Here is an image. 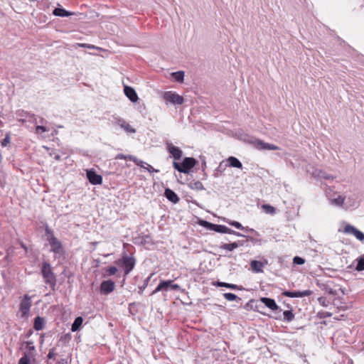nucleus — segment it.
Listing matches in <instances>:
<instances>
[{
	"label": "nucleus",
	"instance_id": "obj_53",
	"mask_svg": "<svg viewBox=\"0 0 364 364\" xmlns=\"http://www.w3.org/2000/svg\"><path fill=\"white\" fill-rule=\"evenodd\" d=\"M250 240H251L252 242H255V239H253V238H251V239H250Z\"/></svg>",
	"mask_w": 364,
	"mask_h": 364
},
{
	"label": "nucleus",
	"instance_id": "obj_16",
	"mask_svg": "<svg viewBox=\"0 0 364 364\" xmlns=\"http://www.w3.org/2000/svg\"><path fill=\"white\" fill-rule=\"evenodd\" d=\"M311 294V291H310V290H305L303 291H285L283 292V295L288 296V297H291V298L308 296Z\"/></svg>",
	"mask_w": 364,
	"mask_h": 364
},
{
	"label": "nucleus",
	"instance_id": "obj_46",
	"mask_svg": "<svg viewBox=\"0 0 364 364\" xmlns=\"http://www.w3.org/2000/svg\"><path fill=\"white\" fill-rule=\"evenodd\" d=\"M55 353V348H53L49 350V352H48V354L47 355L48 358V359H52L54 358Z\"/></svg>",
	"mask_w": 364,
	"mask_h": 364
},
{
	"label": "nucleus",
	"instance_id": "obj_45",
	"mask_svg": "<svg viewBox=\"0 0 364 364\" xmlns=\"http://www.w3.org/2000/svg\"><path fill=\"white\" fill-rule=\"evenodd\" d=\"M333 202L336 205H341L344 203V198L339 196L338 198L334 199Z\"/></svg>",
	"mask_w": 364,
	"mask_h": 364
},
{
	"label": "nucleus",
	"instance_id": "obj_52",
	"mask_svg": "<svg viewBox=\"0 0 364 364\" xmlns=\"http://www.w3.org/2000/svg\"><path fill=\"white\" fill-rule=\"evenodd\" d=\"M331 315L332 314L331 313L327 312L325 314V315H323V317H330V316H331Z\"/></svg>",
	"mask_w": 364,
	"mask_h": 364
},
{
	"label": "nucleus",
	"instance_id": "obj_8",
	"mask_svg": "<svg viewBox=\"0 0 364 364\" xmlns=\"http://www.w3.org/2000/svg\"><path fill=\"white\" fill-rule=\"evenodd\" d=\"M164 99L173 105H182L184 101L183 97L171 91L165 92L164 93Z\"/></svg>",
	"mask_w": 364,
	"mask_h": 364
},
{
	"label": "nucleus",
	"instance_id": "obj_29",
	"mask_svg": "<svg viewBox=\"0 0 364 364\" xmlns=\"http://www.w3.org/2000/svg\"><path fill=\"white\" fill-rule=\"evenodd\" d=\"M188 186L190 188L193 189V190H197V191H200V190H203L204 189V186L203 185V183L198 181H194V182H191L189 184H188Z\"/></svg>",
	"mask_w": 364,
	"mask_h": 364
},
{
	"label": "nucleus",
	"instance_id": "obj_30",
	"mask_svg": "<svg viewBox=\"0 0 364 364\" xmlns=\"http://www.w3.org/2000/svg\"><path fill=\"white\" fill-rule=\"evenodd\" d=\"M284 318L283 320L284 321L290 322L294 320V314H293L291 310L289 311H284L283 312Z\"/></svg>",
	"mask_w": 364,
	"mask_h": 364
},
{
	"label": "nucleus",
	"instance_id": "obj_54",
	"mask_svg": "<svg viewBox=\"0 0 364 364\" xmlns=\"http://www.w3.org/2000/svg\"><path fill=\"white\" fill-rule=\"evenodd\" d=\"M222 166H223V165H222V163H221V164H220V166H219V168H222Z\"/></svg>",
	"mask_w": 364,
	"mask_h": 364
},
{
	"label": "nucleus",
	"instance_id": "obj_55",
	"mask_svg": "<svg viewBox=\"0 0 364 364\" xmlns=\"http://www.w3.org/2000/svg\"><path fill=\"white\" fill-rule=\"evenodd\" d=\"M205 166V162H203V166Z\"/></svg>",
	"mask_w": 364,
	"mask_h": 364
},
{
	"label": "nucleus",
	"instance_id": "obj_38",
	"mask_svg": "<svg viewBox=\"0 0 364 364\" xmlns=\"http://www.w3.org/2000/svg\"><path fill=\"white\" fill-rule=\"evenodd\" d=\"M26 348L27 349L26 352H32L33 353H34L35 346L33 345V342L31 341H26Z\"/></svg>",
	"mask_w": 364,
	"mask_h": 364
},
{
	"label": "nucleus",
	"instance_id": "obj_18",
	"mask_svg": "<svg viewBox=\"0 0 364 364\" xmlns=\"http://www.w3.org/2000/svg\"><path fill=\"white\" fill-rule=\"evenodd\" d=\"M168 152L176 160H179L182 157V151L177 146H173L172 144L167 145Z\"/></svg>",
	"mask_w": 364,
	"mask_h": 364
},
{
	"label": "nucleus",
	"instance_id": "obj_35",
	"mask_svg": "<svg viewBox=\"0 0 364 364\" xmlns=\"http://www.w3.org/2000/svg\"><path fill=\"white\" fill-rule=\"evenodd\" d=\"M154 275V274H151L150 276H149L144 282V284L139 287V294H141L143 291L147 287L149 282L151 278V277Z\"/></svg>",
	"mask_w": 364,
	"mask_h": 364
},
{
	"label": "nucleus",
	"instance_id": "obj_57",
	"mask_svg": "<svg viewBox=\"0 0 364 364\" xmlns=\"http://www.w3.org/2000/svg\"><path fill=\"white\" fill-rule=\"evenodd\" d=\"M47 364H50L48 362H47Z\"/></svg>",
	"mask_w": 364,
	"mask_h": 364
},
{
	"label": "nucleus",
	"instance_id": "obj_9",
	"mask_svg": "<svg viewBox=\"0 0 364 364\" xmlns=\"http://www.w3.org/2000/svg\"><path fill=\"white\" fill-rule=\"evenodd\" d=\"M122 260L124 274H128L134 269L136 260L133 257H129L127 255H123Z\"/></svg>",
	"mask_w": 364,
	"mask_h": 364
},
{
	"label": "nucleus",
	"instance_id": "obj_31",
	"mask_svg": "<svg viewBox=\"0 0 364 364\" xmlns=\"http://www.w3.org/2000/svg\"><path fill=\"white\" fill-rule=\"evenodd\" d=\"M172 76L176 82H181L184 78L183 71H177L172 73Z\"/></svg>",
	"mask_w": 364,
	"mask_h": 364
},
{
	"label": "nucleus",
	"instance_id": "obj_43",
	"mask_svg": "<svg viewBox=\"0 0 364 364\" xmlns=\"http://www.w3.org/2000/svg\"><path fill=\"white\" fill-rule=\"evenodd\" d=\"M11 141L9 134H6L4 139L1 141V144L2 146H7Z\"/></svg>",
	"mask_w": 364,
	"mask_h": 364
},
{
	"label": "nucleus",
	"instance_id": "obj_56",
	"mask_svg": "<svg viewBox=\"0 0 364 364\" xmlns=\"http://www.w3.org/2000/svg\"><path fill=\"white\" fill-rule=\"evenodd\" d=\"M205 166V162H203V166Z\"/></svg>",
	"mask_w": 364,
	"mask_h": 364
},
{
	"label": "nucleus",
	"instance_id": "obj_33",
	"mask_svg": "<svg viewBox=\"0 0 364 364\" xmlns=\"http://www.w3.org/2000/svg\"><path fill=\"white\" fill-rule=\"evenodd\" d=\"M262 208L264 210V211L267 214L273 215L276 213V209L274 207L269 205V204H264L262 206Z\"/></svg>",
	"mask_w": 364,
	"mask_h": 364
},
{
	"label": "nucleus",
	"instance_id": "obj_39",
	"mask_svg": "<svg viewBox=\"0 0 364 364\" xmlns=\"http://www.w3.org/2000/svg\"><path fill=\"white\" fill-rule=\"evenodd\" d=\"M356 269L358 271L364 270V257H361L358 259Z\"/></svg>",
	"mask_w": 364,
	"mask_h": 364
},
{
	"label": "nucleus",
	"instance_id": "obj_47",
	"mask_svg": "<svg viewBox=\"0 0 364 364\" xmlns=\"http://www.w3.org/2000/svg\"><path fill=\"white\" fill-rule=\"evenodd\" d=\"M136 303H131L129 304V311L131 314L134 315L136 314V311H134V307L135 306Z\"/></svg>",
	"mask_w": 364,
	"mask_h": 364
},
{
	"label": "nucleus",
	"instance_id": "obj_25",
	"mask_svg": "<svg viewBox=\"0 0 364 364\" xmlns=\"http://www.w3.org/2000/svg\"><path fill=\"white\" fill-rule=\"evenodd\" d=\"M33 328L36 331H41L44 328V319L41 316H37L34 319Z\"/></svg>",
	"mask_w": 364,
	"mask_h": 364
},
{
	"label": "nucleus",
	"instance_id": "obj_36",
	"mask_svg": "<svg viewBox=\"0 0 364 364\" xmlns=\"http://www.w3.org/2000/svg\"><path fill=\"white\" fill-rule=\"evenodd\" d=\"M121 127L129 133H135L136 129L132 128L127 122H124L121 124Z\"/></svg>",
	"mask_w": 364,
	"mask_h": 364
},
{
	"label": "nucleus",
	"instance_id": "obj_40",
	"mask_svg": "<svg viewBox=\"0 0 364 364\" xmlns=\"http://www.w3.org/2000/svg\"><path fill=\"white\" fill-rule=\"evenodd\" d=\"M117 268L116 267H109L107 269H106L105 272L107 276H112L117 273Z\"/></svg>",
	"mask_w": 364,
	"mask_h": 364
},
{
	"label": "nucleus",
	"instance_id": "obj_20",
	"mask_svg": "<svg viewBox=\"0 0 364 364\" xmlns=\"http://www.w3.org/2000/svg\"><path fill=\"white\" fill-rule=\"evenodd\" d=\"M240 245H242V243H240V241L232 243H222L220 248L231 252L237 248Z\"/></svg>",
	"mask_w": 364,
	"mask_h": 364
},
{
	"label": "nucleus",
	"instance_id": "obj_11",
	"mask_svg": "<svg viewBox=\"0 0 364 364\" xmlns=\"http://www.w3.org/2000/svg\"><path fill=\"white\" fill-rule=\"evenodd\" d=\"M255 148L258 150H279L280 148L274 144L266 143L262 140L257 139L254 141Z\"/></svg>",
	"mask_w": 364,
	"mask_h": 364
},
{
	"label": "nucleus",
	"instance_id": "obj_27",
	"mask_svg": "<svg viewBox=\"0 0 364 364\" xmlns=\"http://www.w3.org/2000/svg\"><path fill=\"white\" fill-rule=\"evenodd\" d=\"M82 322H83V319L82 317H80V316L77 317L72 324L71 331L73 332L77 331L80 329V326H82Z\"/></svg>",
	"mask_w": 364,
	"mask_h": 364
},
{
	"label": "nucleus",
	"instance_id": "obj_23",
	"mask_svg": "<svg viewBox=\"0 0 364 364\" xmlns=\"http://www.w3.org/2000/svg\"><path fill=\"white\" fill-rule=\"evenodd\" d=\"M250 267L255 272H262L264 264L260 261L252 260L250 262Z\"/></svg>",
	"mask_w": 364,
	"mask_h": 364
},
{
	"label": "nucleus",
	"instance_id": "obj_12",
	"mask_svg": "<svg viewBox=\"0 0 364 364\" xmlns=\"http://www.w3.org/2000/svg\"><path fill=\"white\" fill-rule=\"evenodd\" d=\"M344 232L353 235L360 241L364 240V233L351 225H346L344 228Z\"/></svg>",
	"mask_w": 364,
	"mask_h": 364
},
{
	"label": "nucleus",
	"instance_id": "obj_37",
	"mask_svg": "<svg viewBox=\"0 0 364 364\" xmlns=\"http://www.w3.org/2000/svg\"><path fill=\"white\" fill-rule=\"evenodd\" d=\"M74 47L75 48H90V49H99V48H97V46L91 45V44L79 43H76L74 46Z\"/></svg>",
	"mask_w": 364,
	"mask_h": 364
},
{
	"label": "nucleus",
	"instance_id": "obj_3",
	"mask_svg": "<svg viewBox=\"0 0 364 364\" xmlns=\"http://www.w3.org/2000/svg\"><path fill=\"white\" fill-rule=\"evenodd\" d=\"M197 161L194 158L185 157L182 163L174 161L173 166L178 171L183 173H189L191 169L195 166Z\"/></svg>",
	"mask_w": 364,
	"mask_h": 364
},
{
	"label": "nucleus",
	"instance_id": "obj_5",
	"mask_svg": "<svg viewBox=\"0 0 364 364\" xmlns=\"http://www.w3.org/2000/svg\"><path fill=\"white\" fill-rule=\"evenodd\" d=\"M317 287L322 291L328 293V294L336 296L337 295V291L334 289L336 285L331 280L323 281L322 279H318L316 281Z\"/></svg>",
	"mask_w": 364,
	"mask_h": 364
},
{
	"label": "nucleus",
	"instance_id": "obj_24",
	"mask_svg": "<svg viewBox=\"0 0 364 364\" xmlns=\"http://www.w3.org/2000/svg\"><path fill=\"white\" fill-rule=\"evenodd\" d=\"M228 162L229 163V166L235 168H242V163L235 157L234 156H230L227 159Z\"/></svg>",
	"mask_w": 364,
	"mask_h": 364
},
{
	"label": "nucleus",
	"instance_id": "obj_28",
	"mask_svg": "<svg viewBox=\"0 0 364 364\" xmlns=\"http://www.w3.org/2000/svg\"><path fill=\"white\" fill-rule=\"evenodd\" d=\"M213 284L216 287H226V288H229L231 289H239L238 286L236 284L225 283V282H216Z\"/></svg>",
	"mask_w": 364,
	"mask_h": 364
},
{
	"label": "nucleus",
	"instance_id": "obj_1",
	"mask_svg": "<svg viewBox=\"0 0 364 364\" xmlns=\"http://www.w3.org/2000/svg\"><path fill=\"white\" fill-rule=\"evenodd\" d=\"M41 274L44 282L49 285L51 289L54 290L56 285V277L52 271L50 264L48 262H43L42 263Z\"/></svg>",
	"mask_w": 364,
	"mask_h": 364
},
{
	"label": "nucleus",
	"instance_id": "obj_34",
	"mask_svg": "<svg viewBox=\"0 0 364 364\" xmlns=\"http://www.w3.org/2000/svg\"><path fill=\"white\" fill-rule=\"evenodd\" d=\"M223 296L228 301H240L241 299L239 298L237 295L232 293H225L223 294Z\"/></svg>",
	"mask_w": 364,
	"mask_h": 364
},
{
	"label": "nucleus",
	"instance_id": "obj_26",
	"mask_svg": "<svg viewBox=\"0 0 364 364\" xmlns=\"http://www.w3.org/2000/svg\"><path fill=\"white\" fill-rule=\"evenodd\" d=\"M53 14L54 16H61V17H65V16H69L72 15V14L70 12L67 11L64 9H61V8H55L53 11Z\"/></svg>",
	"mask_w": 364,
	"mask_h": 364
},
{
	"label": "nucleus",
	"instance_id": "obj_42",
	"mask_svg": "<svg viewBox=\"0 0 364 364\" xmlns=\"http://www.w3.org/2000/svg\"><path fill=\"white\" fill-rule=\"evenodd\" d=\"M293 262L294 264L301 265V264H304L305 263V259L299 256H296L294 257Z\"/></svg>",
	"mask_w": 364,
	"mask_h": 364
},
{
	"label": "nucleus",
	"instance_id": "obj_32",
	"mask_svg": "<svg viewBox=\"0 0 364 364\" xmlns=\"http://www.w3.org/2000/svg\"><path fill=\"white\" fill-rule=\"evenodd\" d=\"M129 159L134 161L136 165L141 167V168H146L145 165H146L147 164L144 162L143 161H141L138 159H136L135 156H132V155H129Z\"/></svg>",
	"mask_w": 364,
	"mask_h": 364
},
{
	"label": "nucleus",
	"instance_id": "obj_19",
	"mask_svg": "<svg viewBox=\"0 0 364 364\" xmlns=\"http://www.w3.org/2000/svg\"><path fill=\"white\" fill-rule=\"evenodd\" d=\"M164 196L169 201L173 203H177L180 200L177 194L170 188L165 189Z\"/></svg>",
	"mask_w": 364,
	"mask_h": 364
},
{
	"label": "nucleus",
	"instance_id": "obj_48",
	"mask_svg": "<svg viewBox=\"0 0 364 364\" xmlns=\"http://www.w3.org/2000/svg\"><path fill=\"white\" fill-rule=\"evenodd\" d=\"M116 159H129V155L128 156H125L122 154H119L117 155L116 156Z\"/></svg>",
	"mask_w": 364,
	"mask_h": 364
},
{
	"label": "nucleus",
	"instance_id": "obj_13",
	"mask_svg": "<svg viewBox=\"0 0 364 364\" xmlns=\"http://www.w3.org/2000/svg\"><path fill=\"white\" fill-rule=\"evenodd\" d=\"M115 284L111 279L103 281L100 284V291L103 294H109L114 289Z\"/></svg>",
	"mask_w": 364,
	"mask_h": 364
},
{
	"label": "nucleus",
	"instance_id": "obj_41",
	"mask_svg": "<svg viewBox=\"0 0 364 364\" xmlns=\"http://www.w3.org/2000/svg\"><path fill=\"white\" fill-rule=\"evenodd\" d=\"M318 303H319L321 306H326H326H328V304H329V303H330V302H329V301H328L326 297H323V296L319 297V298L318 299Z\"/></svg>",
	"mask_w": 364,
	"mask_h": 364
},
{
	"label": "nucleus",
	"instance_id": "obj_44",
	"mask_svg": "<svg viewBox=\"0 0 364 364\" xmlns=\"http://www.w3.org/2000/svg\"><path fill=\"white\" fill-rule=\"evenodd\" d=\"M48 131V129L44 126H37L36 127V134H40L41 132H46Z\"/></svg>",
	"mask_w": 364,
	"mask_h": 364
},
{
	"label": "nucleus",
	"instance_id": "obj_17",
	"mask_svg": "<svg viewBox=\"0 0 364 364\" xmlns=\"http://www.w3.org/2000/svg\"><path fill=\"white\" fill-rule=\"evenodd\" d=\"M124 94L127 96V97L132 102H137L139 97H138V95L134 88H132V87L125 85L124 87Z\"/></svg>",
	"mask_w": 364,
	"mask_h": 364
},
{
	"label": "nucleus",
	"instance_id": "obj_4",
	"mask_svg": "<svg viewBox=\"0 0 364 364\" xmlns=\"http://www.w3.org/2000/svg\"><path fill=\"white\" fill-rule=\"evenodd\" d=\"M203 225L205 228L217 232L231 234L238 237H245L244 235H242L241 233L236 232L223 225L213 224L208 221H203Z\"/></svg>",
	"mask_w": 364,
	"mask_h": 364
},
{
	"label": "nucleus",
	"instance_id": "obj_14",
	"mask_svg": "<svg viewBox=\"0 0 364 364\" xmlns=\"http://www.w3.org/2000/svg\"><path fill=\"white\" fill-rule=\"evenodd\" d=\"M260 301L262 304H264L267 307H268L271 310L274 311H279V312L282 311V309L279 307V306L277 304L276 301L273 299L262 297L260 299Z\"/></svg>",
	"mask_w": 364,
	"mask_h": 364
},
{
	"label": "nucleus",
	"instance_id": "obj_2",
	"mask_svg": "<svg viewBox=\"0 0 364 364\" xmlns=\"http://www.w3.org/2000/svg\"><path fill=\"white\" fill-rule=\"evenodd\" d=\"M45 232L47 240L51 247V251L55 254H60L63 252L62 243L54 235L53 230L46 224L45 226Z\"/></svg>",
	"mask_w": 364,
	"mask_h": 364
},
{
	"label": "nucleus",
	"instance_id": "obj_7",
	"mask_svg": "<svg viewBox=\"0 0 364 364\" xmlns=\"http://www.w3.org/2000/svg\"><path fill=\"white\" fill-rule=\"evenodd\" d=\"M32 305L31 298L28 294H25L21 300L19 310L21 314V317H27L29 314L30 309Z\"/></svg>",
	"mask_w": 364,
	"mask_h": 364
},
{
	"label": "nucleus",
	"instance_id": "obj_6",
	"mask_svg": "<svg viewBox=\"0 0 364 364\" xmlns=\"http://www.w3.org/2000/svg\"><path fill=\"white\" fill-rule=\"evenodd\" d=\"M169 289L179 290L181 289V287L178 284H173V280H163L151 293V295L160 291H168Z\"/></svg>",
	"mask_w": 364,
	"mask_h": 364
},
{
	"label": "nucleus",
	"instance_id": "obj_50",
	"mask_svg": "<svg viewBox=\"0 0 364 364\" xmlns=\"http://www.w3.org/2000/svg\"><path fill=\"white\" fill-rule=\"evenodd\" d=\"M124 122H126L122 118L118 117L116 118V123L121 127V124H123Z\"/></svg>",
	"mask_w": 364,
	"mask_h": 364
},
{
	"label": "nucleus",
	"instance_id": "obj_22",
	"mask_svg": "<svg viewBox=\"0 0 364 364\" xmlns=\"http://www.w3.org/2000/svg\"><path fill=\"white\" fill-rule=\"evenodd\" d=\"M35 356L32 352H25L23 356H22L18 364H30L31 358H33Z\"/></svg>",
	"mask_w": 364,
	"mask_h": 364
},
{
	"label": "nucleus",
	"instance_id": "obj_51",
	"mask_svg": "<svg viewBox=\"0 0 364 364\" xmlns=\"http://www.w3.org/2000/svg\"><path fill=\"white\" fill-rule=\"evenodd\" d=\"M20 245H21V247L23 250H25L26 251H27V247L26 246V245H25L23 242H20Z\"/></svg>",
	"mask_w": 364,
	"mask_h": 364
},
{
	"label": "nucleus",
	"instance_id": "obj_49",
	"mask_svg": "<svg viewBox=\"0 0 364 364\" xmlns=\"http://www.w3.org/2000/svg\"><path fill=\"white\" fill-rule=\"evenodd\" d=\"M146 166H147L145 168H146L149 172L151 173V172H154V171H156V172L158 171V170L154 169L151 165L147 164Z\"/></svg>",
	"mask_w": 364,
	"mask_h": 364
},
{
	"label": "nucleus",
	"instance_id": "obj_15",
	"mask_svg": "<svg viewBox=\"0 0 364 364\" xmlns=\"http://www.w3.org/2000/svg\"><path fill=\"white\" fill-rule=\"evenodd\" d=\"M311 176L318 179H326V180H333L334 177L331 174L321 170V169H314L311 173Z\"/></svg>",
	"mask_w": 364,
	"mask_h": 364
},
{
	"label": "nucleus",
	"instance_id": "obj_21",
	"mask_svg": "<svg viewBox=\"0 0 364 364\" xmlns=\"http://www.w3.org/2000/svg\"><path fill=\"white\" fill-rule=\"evenodd\" d=\"M229 224L233 227H235V228L237 229H240V230H245L247 232H254L256 235H259V232L255 231V230L252 229V228H249L248 227H243L241 223H240L239 222L237 221H231L229 223Z\"/></svg>",
	"mask_w": 364,
	"mask_h": 364
},
{
	"label": "nucleus",
	"instance_id": "obj_10",
	"mask_svg": "<svg viewBox=\"0 0 364 364\" xmlns=\"http://www.w3.org/2000/svg\"><path fill=\"white\" fill-rule=\"evenodd\" d=\"M87 178L92 185H100L102 183V177L97 174L93 169L86 170Z\"/></svg>",
	"mask_w": 364,
	"mask_h": 364
}]
</instances>
